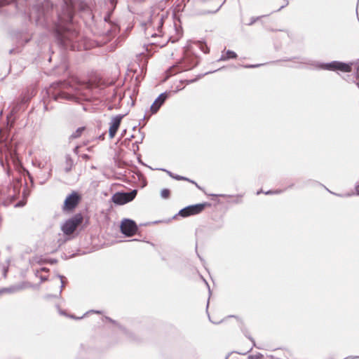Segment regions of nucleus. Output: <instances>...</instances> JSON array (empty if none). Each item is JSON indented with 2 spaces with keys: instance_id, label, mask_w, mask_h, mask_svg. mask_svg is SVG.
I'll return each instance as SVG.
<instances>
[{
  "instance_id": "a19ab883",
  "label": "nucleus",
  "mask_w": 359,
  "mask_h": 359,
  "mask_svg": "<svg viewBox=\"0 0 359 359\" xmlns=\"http://www.w3.org/2000/svg\"><path fill=\"white\" fill-rule=\"evenodd\" d=\"M71 318H75V319H81L83 317L76 318L74 316H71Z\"/></svg>"
},
{
  "instance_id": "412c9836",
  "label": "nucleus",
  "mask_w": 359,
  "mask_h": 359,
  "mask_svg": "<svg viewBox=\"0 0 359 359\" xmlns=\"http://www.w3.org/2000/svg\"><path fill=\"white\" fill-rule=\"evenodd\" d=\"M161 196L163 198H168L170 197V190L168 189H163L161 191Z\"/></svg>"
},
{
  "instance_id": "3c124183",
  "label": "nucleus",
  "mask_w": 359,
  "mask_h": 359,
  "mask_svg": "<svg viewBox=\"0 0 359 359\" xmlns=\"http://www.w3.org/2000/svg\"><path fill=\"white\" fill-rule=\"evenodd\" d=\"M357 86L359 88V82L356 83Z\"/></svg>"
},
{
  "instance_id": "a211bd4d",
  "label": "nucleus",
  "mask_w": 359,
  "mask_h": 359,
  "mask_svg": "<svg viewBox=\"0 0 359 359\" xmlns=\"http://www.w3.org/2000/svg\"><path fill=\"white\" fill-rule=\"evenodd\" d=\"M163 15H156L152 17L151 22H156L158 27L161 28L163 26Z\"/></svg>"
},
{
  "instance_id": "09e8293b",
  "label": "nucleus",
  "mask_w": 359,
  "mask_h": 359,
  "mask_svg": "<svg viewBox=\"0 0 359 359\" xmlns=\"http://www.w3.org/2000/svg\"><path fill=\"white\" fill-rule=\"evenodd\" d=\"M41 270H42V271H48V269H46V268H42V269H41Z\"/></svg>"
},
{
  "instance_id": "dca6fc26",
  "label": "nucleus",
  "mask_w": 359,
  "mask_h": 359,
  "mask_svg": "<svg viewBox=\"0 0 359 359\" xmlns=\"http://www.w3.org/2000/svg\"><path fill=\"white\" fill-rule=\"evenodd\" d=\"M193 46L199 48L204 53H208L209 51V48L207 45L203 42L196 41L193 43Z\"/></svg>"
},
{
  "instance_id": "0eeeda50",
  "label": "nucleus",
  "mask_w": 359,
  "mask_h": 359,
  "mask_svg": "<svg viewBox=\"0 0 359 359\" xmlns=\"http://www.w3.org/2000/svg\"><path fill=\"white\" fill-rule=\"evenodd\" d=\"M208 205V204L207 203H203L188 205L180 210L177 213V215H180L182 217H187L191 215H197L201 212L204 210L205 207ZM177 215H175L174 217H175Z\"/></svg>"
},
{
  "instance_id": "ea45409f",
  "label": "nucleus",
  "mask_w": 359,
  "mask_h": 359,
  "mask_svg": "<svg viewBox=\"0 0 359 359\" xmlns=\"http://www.w3.org/2000/svg\"><path fill=\"white\" fill-rule=\"evenodd\" d=\"M22 203H18L15 205V207H20V206H22Z\"/></svg>"
},
{
  "instance_id": "5fc2aeb1",
  "label": "nucleus",
  "mask_w": 359,
  "mask_h": 359,
  "mask_svg": "<svg viewBox=\"0 0 359 359\" xmlns=\"http://www.w3.org/2000/svg\"><path fill=\"white\" fill-rule=\"evenodd\" d=\"M330 193L334 194V192H332V191H330Z\"/></svg>"
},
{
  "instance_id": "9b49d317",
  "label": "nucleus",
  "mask_w": 359,
  "mask_h": 359,
  "mask_svg": "<svg viewBox=\"0 0 359 359\" xmlns=\"http://www.w3.org/2000/svg\"><path fill=\"white\" fill-rule=\"evenodd\" d=\"M168 97L167 92L161 93L150 107L151 114H156Z\"/></svg>"
},
{
  "instance_id": "de8ad7c7",
  "label": "nucleus",
  "mask_w": 359,
  "mask_h": 359,
  "mask_svg": "<svg viewBox=\"0 0 359 359\" xmlns=\"http://www.w3.org/2000/svg\"><path fill=\"white\" fill-rule=\"evenodd\" d=\"M301 63H304V64H309L308 62H305V61H302Z\"/></svg>"
},
{
  "instance_id": "7ed1b4c3",
  "label": "nucleus",
  "mask_w": 359,
  "mask_h": 359,
  "mask_svg": "<svg viewBox=\"0 0 359 359\" xmlns=\"http://www.w3.org/2000/svg\"><path fill=\"white\" fill-rule=\"evenodd\" d=\"M312 65L317 69L333 72L341 71L342 72H351L352 69V63H345L337 60L327 63L316 62Z\"/></svg>"
},
{
  "instance_id": "9d476101",
  "label": "nucleus",
  "mask_w": 359,
  "mask_h": 359,
  "mask_svg": "<svg viewBox=\"0 0 359 359\" xmlns=\"http://www.w3.org/2000/svg\"><path fill=\"white\" fill-rule=\"evenodd\" d=\"M123 114H118L115 116H113L109 123V136L110 139L114 137L121 122L122 118L124 117Z\"/></svg>"
},
{
  "instance_id": "7c9ffc66",
  "label": "nucleus",
  "mask_w": 359,
  "mask_h": 359,
  "mask_svg": "<svg viewBox=\"0 0 359 359\" xmlns=\"http://www.w3.org/2000/svg\"><path fill=\"white\" fill-rule=\"evenodd\" d=\"M355 189L356 194L358 195H359V182L356 183Z\"/></svg>"
},
{
  "instance_id": "49530a36",
  "label": "nucleus",
  "mask_w": 359,
  "mask_h": 359,
  "mask_svg": "<svg viewBox=\"0 0 359 359\" xmlns=\"http://www.w3.org/2000/svg\"><path fill=\"white\" fill-rule=\"evenodd\" d=\"M215 71H212V72H206L205 74H208L210 73H212V72H215Z\"/></svg>"
},
{
  "instance_id": "f3484780",
  "label": "nucleus",
  "mask_w": 359,
  "mask_h": 359,
  "mask_svg": "<svg viewBox=\"0 0 359 359\" xmlns=\"http://www.w3.org/2000/svg\"><path fill=\"white\" fill-rule=\"evenodd\" d=\"M52 167H50L46 174H43L39 177V183L43 184L47 182V180L51 177Z\"/></svg>"
},
{
  "instance_id": "4be33fe9",
  "label": "nucleus",
  "mask_w": 359,
  "mask_h": 359,
  "mask_svg": "<svg viewBox=\"0 0 359 359\" xmlns=\"http://www.w3.org/2000/svg\"><path fill=\"white\" fill-rule=\"evenodd\" d=\"M243 333L245 334L246 337H248L253 344V346H255V341L254 339L248 334V332L245 328H241Z\"/></svg>"
},
{
  "instance_id": "f03ea898",
  "label": "nucleus",
  "mask_w": 359,
  "mask_h": 359,
  "mask_svg": "<svg viewBox=\"0 0 359 359\" xmlns=\"http://www.w3.org/2000/svg\"><path fill=\"white\" fill-rule=\"evenodd\" d=\"M69 88H72V86L69 83L66 82H59L53 83L46 93L50 97L55 101L65 100L79 102L80 99L78 97L77 94H72L70 91H67V90Z\"/></svg>"
},
{
  "instance_id": "f257e3e1",
  "label": "nucleus",
  "mask_w": 359,
  "mask_h": 359,
  "mask_svg": "<svg viewBox=\"0 0 359 359\" xmlns=\"http://www.w3.org/2000/svg\"><path fill=\"white\" fill-rule=\"evenodd\" d=\"M74 11L67 2H64L61 6V12L57 14L58 23L55 27V38L58 44L65 49L79 50L81 45L79 41L81 36L68 25L72 22Z\"/></svg>"
},
{
  "instance_id": "4c0bfd02",
  "label": "nucleus",
  "mask_w": 359,
  "mask_h": 359,
  "mask_svg": "<svg viewBox=\"0 0 359 359\" xmlns=\"http://www.w3.org/2000/svg\"><path fill=\"white\" fill-rule=\"evenodd\" d=\"M126 133V130H123L121 134V137H123Z\"/></svg>"
},
{
  "instance_id": "864d4df0",
  "label": "nucleus",
  "mask_w": 359,
  "mask_h": 359,
  "mask_svg": "<svg viewBox=\"0 0 359 359\" xmlns=\"http://www.w3.org/2000/svg\"><path fill=\"white\" fill-rule=\"evenodd\" d=\"M330 193L334 194V192H332V191H330Z\"/></svg>"
},
{
  "instance_id": "37998d69",
  "label": "nucleus",
  "mask_w": 359,
  "mask_h": 359,
  "mask_svg": "<svg viewBox=\"0 0 359 359\" xmlns=\"http://www.w3.org/2000/svg\"><path fill=\"white\" fill-rule=\"evenodd\" d=\"M118 327H119L121 330H122L123 331H124V330H125V329H123L121 325H118Z\"/></svg>"
},
{
  "instance_id": "c9c22d12",
  "label": "nucleus",
  "mask_w": 359,
  "mask_h": 359,
  "mask_svg": "<svg viewBox=\"0 0 359 359\" xmlns=\"http://www.w3.org/2000/svg\"><path fill=\"white\" fill-rule=\"evenodd\" d=\"M355 76L356 77L357 79H359V73H358V70L357 71V72L355 74Z\"/></svg>"
},
{
  "instance_id": "a878e982",
  "label": "nucleus",
  "mask_w": 359,
  "mask_h": 359,
  "mask_svg": "<svg viewBox=\"0 0 359 359\" xmlns=\"http://www.w3.org/2000/svg\"><path fill=\"white\" fill-rule=\"evenodd\" d=\"M289 4V1L288 0H285V4L281 6L278 10L277 11H280L281 9H283V8H285V6H287Z\"/></svg>"
},
{
  "instance_id": "6ab92c4d",
  "label": "nucleus",
  "mask_w": 359,
  "mask_h": 359,
  "mask_svg": "<svg viewBox=\"0 0 359 359\" xmlns=\"http://www.w3.org/2000/svg\"><path fill=\"white\" fill-rule=\"evenodd\" d=\"M85 130V127H79L71 135H70V138L71 139H76L78 137H79L82 133Z\"/></svg>"
},
{
  "instance_id": "8fccbe9b",
  "label": "nucleus",
  "mask_w": 359,
  "mask_h": 359,
  "mask_svg": "<svg viewBox=\"0 0 359 359\" xmlns=\"http://www.w3.org/2000/svg\"><path fill=\"white\" fill-rule=\"evenodd\" d=\"M261 192H262V191H261V190H260V191H258L257 192V194L258 195V194H259Z\"/></svg>"
},
{
  "instance_id": "b1692460",
  "label": "nucleus",
  "mask_w": 359,
  "mask_h": 359,
  "mask_svg": "<svg viewBox=\"0 0 359 359\" xmlns=\"http://www.w3.org/2000/svg\"><path fill=\"white\" fill-rule=\"evenodd\" d=\"M262 16H259V17H252L250 19V22L248 24V25H252L256 21H257L258 20H259Z\"/></svg>"
},
{
  "instance_id": "423d86ee",
  "label": "nucleus",
  "mask_w": 359,
  "mask_h": 359,
  "mask_svg": "<svg viewBox=\"0 0 359 359\" xmlns=\"http://www.w3.org/2000/svg\"><path fill=\"white\" fill-rule=\"evenodd\" d=\"M137 195V190L134 189L130 192H117L111 197V201L116 205H124L132 201Z\"/></svg>"
},
{
  "instance_id": "aec40b11",
  "label": "nucleus",
  "mask_w": 359,
  "mask_h": 359,
  "mask_svg": "<svg viewBox=\"0 0 359 359\" xmlns=\"http://www.w3.org/2000/svg\"><path fill=\"white\" fill-rule=\"evenodd\" d=\"M160 170L165 172L170 177H172V179H175L176 180H180V179L182 178V177H180V175L174 174L172 172H170V170H165V169H163V168H161Z\"/></svg>"
},
{
  "instance_id": "c85d7f7f",
  "label": "nucleus",
  "mask_w": 359,
  "mask_h": 359,
  "mask_svg": "<svg viewBox=\"0 0 359 359\" xmlns=\"http://www.w3.org/2000/svg\"><path fill=\"white\" fill-rule=\"evenodd\" d=\"M90 312V313H102V311H98V310H90L88 312H86V313L85 315H86L87 313H88Z\"/></svg>"
},
{
  "instance_id": "6e6552de",
  "label": "nucleus",
  "mask_w": 359,
  "mask_h": 359,
  "mask_svg": "<svg viewBox=\"0 0 359 359\" xmlns=\"http://www.w3.org/2000/svg\"><path fill=\"white\" fill-rule=\"evenodd\" d=\"M81 198V196L78 192L72 191L66 197L64 201L62 210L64 211L72 210L78 205Z\"/></svg>"
},
{
  "instance_id": "2f4dec72",
  "label": "nucleus",
  "mask_w": 359,
  "mask_h": 359,
  "mask_svg": "<svg viewBox=\"0 0 359 359\" xmlns=\"http://www.w3.org/2000/svg\"><path fill=\"white\" fill-rule=\"evenodd\" d=\"M283 191V190H281V189H276V190H275V191H273V194H278L282 193Z\"/></svg>"
},
{
  "instance_id": "ddd939ff",
  "label": "nucleus",
  "mask_w": 359,
  "mask_h": 359,
  "mask_svg": "<svg viewBox=\"0 0 359 359\" xmlns=\"http://www.w3.org/2000/svg\"><path fill=\"white\" fill-rule=\"evenodd\" d=\"M184 70L191 69L198 64L196 58H192L190 61L187 57H185L183 62Z\"/></svg>"
},
{
  "instance_id": "72a5a7b5",
  "label": "nucleus",
  "mask_w": 359,
  "mask_h": 359,
  "mask_svg": "<svg viewBox=\"0 0 359 359\" xmlns=\"http://www.w3.org/2000/svg\"><path fill=\"white\" fill-rule=\"evenodd\" d=\"M203 280H204V282L205 283V284L207 285L208 288L209 293L210 294V293H211V292H210V286H209V285H208V282H207L205 279H203Z\"/></svg>"
},
{
  "instance_id": "e433bc0d",
  "label": "nucleus",
  "mask_w": 359,
  "mask_h": 359,
  "mask_svg": "<svg viewBox=\"0 0 359 359\" xmlns=\"http://www.w3.org/2000/svg\"><path fill=\"white\" fill-rule=\"evenodd\" d=\"M273 191H268L265 192V194H266V195H268V194H273Z\"/></svg>"
},
{
  "instance_id": "5701e85b",
  "label": "nucleus",
  "mask_w": 359,
  "mask_h": 359,
  "mask_svg": "<svg viewBox=\"0 0 359 359\" xmlns=\"http://www.w3.org/2000/svg\"><path fill=\"white\" fill-rule=\"evenodd\" d=\"M57 278L60 280V281H61L60 290V292H59V293H60V294H61V292H62V288L64 287V286H65V283H64V281H63V278H64V277H63V276L60 275V274H58V275L57 276Z\"/></svg>"
},
{
  "instance_id": "473e14b6",
  "label": "nucleus",
  "mask_w": 359,
  "mask_h": 359,
  "mask_svg": "<svg viewBox=\"0 0 359 359\" xmlns=\"http://www.w3.org/2000/svg\"><path fill=\"white\" fill-rule=\"evenodd\" d=\"M55 297V295L46 294V295L44 296V298L46 299H48L50 298Z\"/></svg>"
},
{
  "instance_id": "603ef678",
  "label": "nucleus",
  "mask_w": 359,
  "mask_h": 359,
  "mask_svg": "<svg viewBox=\"0 0 359 359\" xmlns=\"http://www.w3.org/2000/svg\"><path fill=\"white\" fill-rule=\"evenodd\" d=\"M292 187H293V184H291V185L289 186V188H291Z\"/></svg>"
},
{
  "instance_id": "c756f323",
  "label": "nucleus",
  "mask_w": 359,
  "mask_h": 359,
  "mask_svg": "<svg viewBox=\"0 0 359 359\" xmlns=\"http://www.w3.org/2000/svg\"><path fill=\"white\" fill-rule=\"evenodd\" d=\"M197 79H191V80H185L184 82L187 83V84H190L194 81H196Z\"/></svg>"
},
{
  "instance_id": "1a4fd4ad",
  "label": "nucleus",
  "mask_w": 359,
  "mask_h": 359,
  "mask_svg": "<svg viewBox=\"0 0 359 359\" xmlns=\"http://www.w3.org/2000/svg\"><path fill=\"white\" fill-rule=\"evenodd\" d=\"M121 233L130 237L135 234L137 231V226L136 223L130 219H124L120 226Z\"/></svg>"
},
{
  "instance_id": "a18cd8bd",
  "label": "nucleus",
  "mask_w": 359,
  "mask_h": 359,
  "mask_svg": "<svg viewBox=\"0 0 359 359\" xmlns=\"http://www.w3.org/2000/svg\"><path fill=\"white\" fill-rule=\"evenodd\" d=\"M74 150L75 152H76L77 150H78V147H76Z\"/></svg>"
},
{
  "instance_id": "4468645a",
  "label": "nucleus",
  "mask_w": 359,
  "mask_h": 359,
  "mask_svg": "<svg viewBox=\"0 0 359 359\" xmlns=\"http://www.w3.org/2000/svg\"><path fill=\"white\" fill-rule=\"evenodd\" d=\"M23 289V287L22 285H14L9 287H4L2 289H0V295L3 293L8 292V293H14L16 292H18Z\"/></svg>"
},
{
  "instance_id": "2eb2a0df",
  "label": "nucleus",
  "mask_w": 359,
  "mask_h": 359,
  "mask_svg": "<svg viewBox=\"0 0 359 359\" xmlns=\"http://www.w3.org/2000/svg\"><path fill=\"white\" fill-rule=\"evenodd\" d=\"M236 57H237V54L234 51L228 50L226 52L225 55L222 54L221 55V57H219L218 61H224V60H227L229 59H234Z\"/></svg>"
},
{
  "instance_id": "6e6d98bb",
  "label": "nucleus",
  "mask_w": 359,
  "mask_h": 359,
  "mask_svg": "<svg viewBox=\"0 0 359 359\" xmlns=\"http://www.w3.org/2000/svg\"><path fill=\"white\" fill-rule=\"evenodd\" d=\"M330 193L334 194V192H332V191H330Z\"/></svg>"
},
{
  "instance_id": "c03bdc74",
  "label": "nucleus",
  "mask_w": 359,
  "mask_h": 359,
  "mask_svg": "<svg viewBox=\"0 0 359 359\" xmlns=\"http://www.w3.org/2000/svg\"><path fill=\"white\" fill-rule=\"evenodd\" d=\"M133 137H134V135H132L131 136H130V138H128V140H131V139H132V138H133Z\"/></svg>"
},
{
  "instance_id": "58836bf2",
  "label": "nucleus",
  "mask_w": 359,
  "mask_h": 359,
  "mask_svg": "<svg viewBox=\"0 0 359 359\" xmlns=\"http://www.w3.org/2000/svg\"><path fill=\"white\" fill-rule=\"evenodd\" d=\"M38 166H39V168L40 169H43V167H44V165H42L41 163H39Z\"/></svg>"
},
{
  "instance_id": "cd10ccee",
  "label": "nucleus",
  "mask_w": 359,
  "mask_h": 359,
  "mask_svg": "<svg viewBox=\"0 0 359 359\" xmlns=\"http://www.w3.org/2000/svg\"><path fill=\"white\" fill-rule=\"evenodd\" d=\"M105 319L107 320H108L109 322L113 323V324H115V325H118V323H116V321L114 320L113 319H111V318L109 317H105Z\"/></svg>"
},
{
  "instance_id": "393cba45",
  "label": "nucleus",
  "mask_w": 359,
  "mask_h": 359,
  "mask_svg": "<svg viewBox=\"0 0 359 359\" xmlns=\"http://www.w3.org/2000/svg\"><path fill=\"white\" fill-rule=\"evenodd\" d=\"M262 65V64L248 65H245L244 67H245V68H256V67H259Z\"/></svg>"
},
{
  "instance_id": "39448f33",
  "label": "nucleus",
  "mask_w": 359,
  "mask_h": 359,
  "mask_svg": "<svg viewBox=\"0 0 359 359\" xmlns=\"http://www.w3.org/2000/svg\"><path fill=\"white\" fill-rule=\"evenodd\" d=\"M53 8L49 0H41V3H37L34 7L32 15L36 13V22L40 23L43 19L47 18L49 11Z\"/></svg>"
},
{
  "instance_id": "79ce46f5",
  "label": "nucleus",
  "mask_w": 359,
  "mask_h": 359,
  "mask_svg": "<svg viewBox=\"0 0 359 359\" xmlns=\"http://www.w3.org/2000/svg\"><path fill=\"white\" fill-rule=\"evenodd\" d=\"M6 272H7V270H6V269H4V276H5V277H6Z\"/></svg>"
},
{
  "instance_id": "bb28decb",
  "label": "nucleus",
  "mask_w": 359,
  "mask_h": 359,
  "mask_svg": "<svg viewBox=\"0 0 359 359\" xmlns=\"http://www.w3.org/2000/svg\"><path fill=\"white\" fill-rule=\"evenodd\" d=\"M180 177H182V178H181V179H180V180H185V181L191 182V183H194V184L198 187L197 184H196V183H195L194 181L190 180L189 179H188V178H187V177H183V176H180Z\"/></svg>"
},
{
  "instance_id": "f704fd0d",
  "label": "nucleus",
  "mask_w": 359,
  "mask_h": 359,
  "mask_svg": "<svg viewBox=\"0 0 359 359\" xmlns=\"http://www.w3.org/2000/svg\"><path fill=\"white\" fill-rule=\"evenodd\" d=\"M40 278L41 283L47 280V278L43 276H41Z\"/></svg>"
},
{
  "instance_id": "20e7f679",
  "label": "nucleus",
  "mask_w": 359,
  "mask_h": 359,
  "mask_svg": "<svg viewBox=\"0 0 359 359\" xmlns=\"http://www.w3.org/2000/svg\"><path fill=\"white\" fill-rule=\"evenodd\" d=\"M83 220V217L81 213L75 214L61 225V230L64 234L69 236L82 223Z\"/></svg>"
},
{
  "instance_id": "f8f14e48",
  "label": "nucleus",
  "mask_w": 359,
  "mask_h": 359,
  "mask_svg": "<svg viewBox=\"0 0 359 359\" xmlns=\"http://www.w3.org/2000/svg\"><path fill=\"white\" fill-rule=\"evenodd\" d=\"M74 165V160L72 159V158L71 157V156L69 154H67L65 156V172L66 173H68L69 172L73 166Z\"/></svg>"
}]
</instances>
